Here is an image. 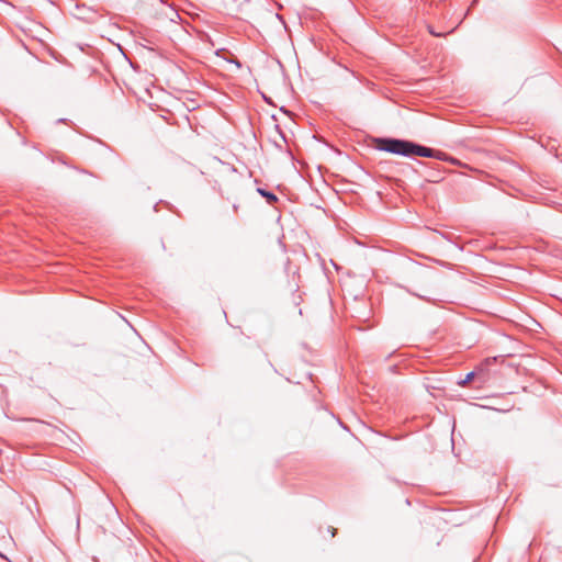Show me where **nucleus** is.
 <instances>
[{"label":"nucleus","mask_w":562,"mask_h":562,"mask_svg":"<svg viewBox=\"0 0 562 562\" xmlns=\"http://www.w3.org/2000/svg\"><path fill=\"white\" fill-rule=\"evenodd\" d=\"M374 143L375 148L378 150L386 151L393 155H398L403 157L418 156L425 158H434L437 160L448 159L446 153L424 146L409 139L395 137H379L375 138Z\"/></svg>","instance_id":"obj_1"},{"label":"nucleus","mask_w":562,"mask_h":562,"mask_svg":"<svg viewBox=\"0 0 562 562\" xmlns=\"http://www.w3.org/2000/svg\"><path fill=\"white\" fill-rule=\"evenodd\" d=\"M257 192L262 198H265L269 204H273V203H276L278 201V198H277V195L273 192L268 191V190H266L263 188H258Z\"/></svg>","instance_id":"obj_2"},{"label":"nucleus","mask_w":562,"mask_h":562,"mask_svg":"<svg viewBox=\"0 0 562 562\" xmlns=\"http://www.w3.org/2000/svg\"><path fill=\"white\" fill-rule=\"evenodd\" d=\"M474 375H475V372H474V371L469 372V373L464 376V379H462V380H460V381L458 382V383H459V385H461V386L467 385L468 383H470V382L474 379Z\"/></svg>","instance_id":"obj_3"}]
</instances>
